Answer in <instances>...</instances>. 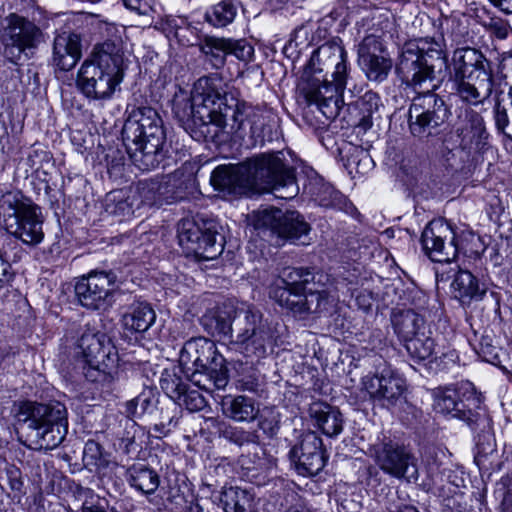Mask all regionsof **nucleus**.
Segmentation results:
<instances>
[{"label": "nucleus", "instance_id": "6e6d98bb", "mask_svg": "<svg viewBox=\"0 0 512 512\" xmlns=\"http://www.w3.org/2000/svg\"><path fill=\"white\" fill-rule=\"evenodd\" d=\"M475 351L488 363L496 365L500 362L499 349L493 345L492 338L488 335L481 337L478 345L475 347Z\"/></svg>", "mask_w": 512, "mask_h": 512}, {"label": "nucleus", "instance_id": "dca6fc26", "mask_svg": "<svg viewBox=\"0 0 512 512\" xmlns=\"http://www.w3.org/2000/svg\"><path fill=\"white\" fill-rule=\"evenodd\" d=\"M369 450L375 463L384 473L408 481L418 479L417 460L405 446L389 438H383L371 445Z\"/></svg>", "mask_w": 512, "mask_h": 512}, {"label": "nucleus", "instance_id": "a18cd8bd", "mask_svg": "<svg viewBox=\"0 0 512 512\" xmlns=\"http://www.w3.org/2000/svg\"><path fill=\"white\" fill-rule=\"evenodd\" d=\"M161 188L159 179H145L137 183L132 196H135L137 208L141 206L162 205Z\"/></svg>", "mask_w": 512, "mask_h": 512}, {"label": "nucleus", "instance_id": "603ef678", "mask_svg": "<svg viewBox=\"0 0 512 512\" xmlns=\"http://www.w3.org/2000/svg\"><path fill=\"white\" fill-rule=\"evenodd\" d=\"M385 508L388 512H419L409 495L400 490L387 494Z\"/></svg>", "mask_w": 512, "mask_h": 512}, {"label": "nucleus", "instance_id": "338daca9", "mask_svg": "<svg viewBox=\"0 0 512 512\" xmlns=\"http://www.w3.org/2000/svg\"><path fill=\"white\" fill-rule=\"evenodd\" d=\"M495 7L506 14H512V0H489Z\"/></svg>", "mask_w": 512, "mask_h": 512}, {"label": "nucleus", "instance_id": "09e8293b", "mask_svg": "<svg viewBox=\"0 0 512 512\" xmlns=\"http://www.w3.org/2000/svg\"><path fill=\"white\" fill-rule=\"evenodd\" d=\"M338 303V296L328 290H315L309 289V301L307 306L310 313H317L319 315H332Z\"/></svg>", "mask_w": 512, "mask_h": 512}, {"label": "nucleus", "instance_id": "052dcab7", "mask_svg": "<svg viewBox=\"0 0 512 512\" xmlns=\"http://www.w3.org/2000/svg\"><path fill=\"white\" fill-rule=\"evenodd\" d=\"M164 494L166 497V500L173 505V508H181L183 504L185 503V497L184 493L181 491L180 487L175 485H168L166 488L163 487Z\"/></svg>", "mask_w": 512, "mask_h": 512}, {"label": "nucleus", "instance_id": "a211bd4d", "mask_svg": "<svg viewBox=\"0 0 512 512\" xmlns=\"http://www.w3.org/2000/svg\"><path fill=\"white\" fill-rule=\"evenodd\" d=\"M255 227L269 229L279 238L295 242L307 236L310 225L298 211L267 208L255 214Z\"/></svg>", "mask_w": 512, "mask_h": 512}, {"label": "nucleus", "instance_id": "0e129e2a", "mask_svg": "<svg viewBox=\"0 0 512 512\" xmlns=\"http://www.w3.org/2000/svg\"><path fill=\"white\" fill-rule=\"evenodd\" d=\"M127 9L146 15L152 8L154 0H122Z\"/></svg>", "mask_w": 512, "mask_h": 512}, {"label": "nucleus", "instance_id": "aec40b11", "mask_svg": "<svg viewBox=\"0 0 512 512\" xmlns=\"http://www.w3.org/2000/svg\"><path fill=\"white\" fill-rule=\"evenodd\" d=\"M199 46L205 61L214 69L224 67L228 55H233L244 62L250 61L254 55L253 46L245 39L207 36Z\"/></svg>", "mask_w": 512, "mask_h": 512}, {"label": "nucleus", "instance_id": "ea45409f", "mask_svg": "<svg viewBox=\"0 0 512 512\" xmlns=\"http://www.w3.org/2000/svg\"><path fill=\"white\" fill-rule=\"evenodd\" d=\"M117 440L114 443L116 449L125 455L138 453L141 449L136 442V435L139 431H144L135 420L121 418L119 420V428L116 430Z\"/></svg>", "mask_w": 512, "mask_h": 512}, {"label": "nucleus", "instance_id": "4c0bfd02", "mask_svg": "<svg viewBox=\"0 0 512 512\" xmlns=\"http://www.w3.org/2000/svg\"><path fill=\"white\" fill-rule=\"evenodd\" d=\"M158 392L153 388H145L138 396L125 403V418L134 420L152 414L158 404Z\"/></svg>", "mask_w": 512, "mask_h": 512}, {"label": "nucleus", "instance_id": "20e7f679", "mask_svg": "<svg viewBox=\"0 0 512 512\" xmlns=\"http://www.w3.org/2000/svg\"><path fill=\"white\" fill-rule=\"evenodd\" d=\"M225 362L215 343L205 337L186 341L179 355L181 370L194 385L206 391L227 386L229 377Z\"/></svg>", "mask_w": 512, "mask_h": 512}, {"label": "nucleus", "instance_id": "f03ea898", "mask_svg": "<svg viewBox=\"0 0 512 512\" xmlns=\"http://www.w3.org/2000/svg\"><path fill=\"white\" fill-rule=\"evenodd\" d=\"M348 76L347 52L337 37L313 52L299 88L308 105L315 104L326 117H333Z\"/></svg>", "mask_w": 512, "mask_h": 512}, {"label": "nucleus", "instance_id": "cd10ccee", "mask_svg": "<svg viewBox=\"0 0 512 512\" xmlns=\"http://www.w3.org/2000/svg\"><path fill=\"white\" fill-rule=\"evenodd\" d=\"M88 61L123 80L125 53L120 39H109L95 45Z\"/></svg>", "mask_w": 512, "mask_h": 512}, {"label": "nucleus", "instance_id": "37998d69", "mask_svg": "<svg viewBox=\"0 0 512 512\" xmlns=\"http://www.w3.org/2000/svg\"><path fill=\"white\" fill-rule=\"evenodd\" d=\"M163 203L181 200L186 196L187 180L180 171H175L159 179Z\"/></svg>", "mask_w": 512, "mask_h": 512}, {"label": "nucleus", "instance_id": "c03bdc74", "mask_svg": "<svg viewBox=\"0 0 512 512\" xmlns=\"http://www.w3.org/2000/svg\"><path fill=\"white\" fill-rule=\"evenodd\" d=\"M409 356L416 362L429 359L435 350V341L428 327L404 343Z\"/></svg>", "mask_w": 512, "mask_h": 512}, {"label": "nucleus", "instance_id": "473e14b6", "mask_svg": "<svg viewBox=\"0 0 512 512\" xmlns=\"http://www.w3.org/2000/svg\"><path fill=\"white\" fill-rule=\"evenodd\" d=\"M391 324L394 333L405 343L427 328L422 315L412 309H399L392 312Z\"/></svg>", "mask_w": 512, "mask_h": 512}, {"label": "nucleus", "instance_id": "4468645a", "mask_svg": "<svg viewBox=\"0 0 512 512\" xmlns=\"http://www.w3.org/2000/svg\"><path fill=\"white\" fill-rule=\"evenodd\" d=\"M42 31L33 22L11 13L1 23L0 42L3 56L18 64L23 56L35 49L42 40Z\"/></svg>", "mask_w": 512, "mask_h": 512}, {"label": "nucleus", "instance_id": "c756f323", "mask_svg": "<svg viewBox=\"0 0 512 512\" xmlns=\"http://www.w3.org/2000/svg\"><path fill=\"white\" fill-rule=\"evenodd\" d=\"M453 297L462 306L481 301L488 291L486 282L480 281L470 271L458 269L451 283Z\"/></svg>", "mask_w": 512, "mask_h": 512}, {"label": "nucleus", "instance_id": "c9c22d12", "mask_svg": "<svg viewBox=\"0 0 512 512\" xmlns=\"http://www.w3.org/2000/svg\"><path fill=\"white\" fill-rule=\"evenodd\" d=\"M203 329L213 337L232 338L234 322L231 313L225 309L207 310L200 318Z\"/></svg>", "mask_w": 512, "mask_h": 512}, {"label": "nucleus", "instance_id": "b1692460", "mask_svg": "<svg viewBox=\"0 0 512 512\" xmlns=\"http://www.w3.org/2000/svg\"><path fill=\"white\" fill-rule=\"evenodd\" d=\"M86 365L99 369H116L118 353L116 347L104 335L83 334L79 339Z\"/></svg>", "mask_w": 512, "mask_h": 512}, {"label": "nucleus", "instance_id": "69168bd1", "mask_svg": "<svg viewBox=\"0 0 512 512\" xmlns=\"http://www.w3.org/2000/svg\"><path fill=\"white\" fill-rule=\"evenodd\" d=\"M494 120L497 129L500 132H504L505 128L509 124V118L507 115L506 108L502 106L499 102H497L494 107Z\"/></svg>", "mask_w": 512, "mask_h": 512}, {"label": "nucleus", "instance_id": "a878e982", "mask_svg": "<svg viewBox=\"0 0 512 512\" xmlns=\"http://www.w3.org/2000/svg\"><path fill=\"white\" fill-rule=\"evenodd\" d=\"M243 166L242 161L238 164L216 167L211 173V185L215 190L228 195L251 197V186H249L246 172L242 170Z\"/></svg>", "mask_w": 512, "mask_h": 512}, {"label": "nucleus", "instance_id": "f3484780", "mask_svg": "<svg viewBox=\"0 0 512 512\" xmlns=\"http://www.w3.org/2000/svg\"><path fill=\"white\" fill-rule=\"evenodd\" d=\"M113 271H91L75 285L79 303L91 310H105L111 305L112 292L117 282Z\"/></svg>", "mask_w": 512, "mask_h": 512}, {"label": "nucleus", "instance_id": "680f3d73", "mask_svg": "<svg viewBox=\"0 0 512 512\" xmlns=\"http://www.w3.org/2000/svg\"><path fill=\"white\" fill-rule=\"evenodd\" d=\"M258 427L269 438H273L279 430V421L276 416H261L258 421Z\"/></svg>", "mask_w": 512, "mask_h": 512}, {"label": "nucleus", "instance_id": "72a5a7b5", "mask_svg": "<svg viewBox=\"0 0 512 512\" xmlns=\"http://www.w3.org/2000/svg\"><path fill=\"white\" fill-rule=\"evenodd\" d=\"M156 321V313L150 303L141 300L132 302L122 317L126 330L135 333H144Z\"/></svg>", "mask_w": 512, "mask_h": 512}, {"label": "nucleus", "instance_id": "5fc2aeb1", "mask_svg": "<svg viewBox=\"0 0 512 512\" xmlns=\"http://www.w3.org/2000/svg\"><path fill=\"white\" fill-rule=\"evenodd\" d=\"M222 501L226 508L234 512H245L249 499L244 490L231 487L224 492Z\"/></svg>", "mask_w": 512, "mask_h": 512}, {"label": "nucleus", "instance_id": "bb28decb", "mask_svg": "<svg viewBox=\"0 0 512 512\" xmlns=\"http://www.w3.org/2000/svg\"><path fill=\"white\" fill-rule=\"evenodd\" d=\"M160 385L170 399L190 412L200 411L206 406L202 394L195 389H189L187 383L175 373L165 371L160 379Z\"/></svg>", "mask_w": 512, "mask_h": 512}, {"label": "nucleus", "instance_id": "7c9ffc66", "mask_svg": "<svg viewBox=\"0 0 512 512\" xmlns=\"http://www.w3.org/2000/svg\"><path fill=\"white\" fill-rule=\"evenodd\" d=\"M451 89L459 99L472 106L483 104L490 98L493 91V82L470 80L456 74H450Z\"/></svg>", "mask_w": 512, "mask_h": 512}, {"label": "nucleus", "instance_id": "f257e3e1", "mask_svg": "<svg viewBox=\"0 0 512 512\" xmlns=\"http://www.w3.org/2000/svg\"><path fill=\"white\" fill-rule=\"evenodd\" d=\"M447 56L441 44L433 39L406 42L401 50L396 72L403 84L416 95L407 112L410 134L422 142L439 136L451 116V109L435 91L436 71L447 68Z\"/></svg>", "mask_w": 512, "mask_h": 512}, {"label": "nucleus", "instance_id": "0eeeda50", "mask_svg": "<svg viewBox=\"0 0 512 512\" xmlns=\"http://www.w3.org/2000/svg\"><path fill=\"white\" fill-rule=\"evenodd\" d=\"M243 164L242 170L246 172L252 196L280 187L288 190L287 195L280 197L292 198L296 195L295 170L287 163L282 151L255 154L245 159Z\"/></svg>", "mask_w": 512, "mask_h": 512}, {"label": "nucleus", "instance_id": "de8ad7c7", "mask_svg": "<svg viewBox=\"0 0 512 512\" xmlns=\"http://www.w3.org/2000/svg\"><path fill=\"white\" fill-rule=\"evenodd\" d=\"M135 196H125L122 191L109 193L106 197L105 211L112 216L125 218L137 210Z\"/></svg>", "mask_w": 512, "mask_h": 512}, {"label": "nucleus", "instance_id": "c85d7f7f", "mask_svg": "<svg viewBox=\"0 0 512 512\" xmlns=\"http://www.w3.org/2000/svg\"><path fill=\"white\" fill-rule=\"evenodd\" d=\"M81 38L73 32L57 34L53 42V65L61 71L73 69L80 60Z\"/></svg>", "mask_w": 512, "mask_h": 512}, {"label": "nucleus", "instance_id": "58836bf2", "mask_svg": "<svg viewBox=\"0 0 512 512\" xmlns=\"http://www.w3.org/2000/svg\"><path fill=\"white\" fill-rule=\"evenodd\" d=\"M22 247L12 240H5L0 248V290L10 284L14 278L12 263L20 261Z\"/></svg>", "mask_w": 512, "mask_h": 512}, {"label": "nucleus", "instance_id": "393cba45", "mask_svg": "<svg viewBox=\"0 0 512 512\" xmlns=\"http://www.w3.org/2000/svg\"><path fill=\"white\" fill-rule=\"evenodd\" d=\"M365 389L374 402L384 407L396 405L406 390L405 380L392 372H382L365 382Z\"/></svg>", "mask_w": 512, "mask_h": 512}, {"label": "nucleus", "instance_id": "2eb2a0df", "mask_svg": "<svg viewBox=\"0 0 512 512\" xmlns=\"http://www.w3.org/2000/svg\"><path fill=\"white\" fill-rule=\"evenodd\" d=\"M214 88H216L215 90L218 93H216L217 98L214 99L216 109H214L211 115L212 132L208 136L211 139L217 137L228 125H230L231 130L234 132L239 131L251 110V107L246 102L238 99V92L228 84L216 79Z\"/></svg>", "mask_w": 512, "mask_h": 512}, {"label": "nucleus", "instance_id": "a19ab883", "mask_svg": "<svg viewBox=\"0 0 512 512\" xmlns=\"http://www.w3.org/2000/svg\"><path fill=\"white\" fill-rule=\"evenodd\" d=\"M315 201L325 208H333L354 215L357 210L355 206L338 190L330 184H322L315 193Z\"/></svg>", "mask_w": 512, "mask_h": 512}, {"label": "nucleus", "instance_id": "4d7b16f0", "mask_svg": "<svg viewBox=\"0 0 512 512\" xmlns=\"http://www.w3.org/2000/svg\"><path fill=\"white\" fill-rule=\"evenodd\" d=\"M481 24L490 34L501 40L506 39L511 30L507 20L496 16L489 17L487 20L482 21Z\"/></svg>", "mask_w": 512, "mask_h": 512}, {"label": "nucleus", "instance_id": "774afa93", "mask_svg": "<svg viewBox=\"0 0 512 512\" xmlns=\"http://www.w3.org/2000/svg\"><path fill=\"white\" fill-rule=\"evenodd\" d=\"M81 512H107L104 507L100 505H83L81 508Z\"/></svg>", "mask_w": 512, "mask_h": 512}, {"label": "nucleus", "instance_id": "2f4dec72", "mask_svg": "<svg viewBox=\"0 0 512 512\" xmlns=\"http://www.w3.org/2000/svg\"><path fill=\"white\" fill-rule=\"evenodd\" d=\"M309 415L315 425L328 437H336L343 430V416L337 407L317 401L310 404Z\"/></svg>", "mask_w": 512, "mask_h": 512}, {"label": "nucleus", "instance_id": "ddd939ff", "mask_svg": "<svg viewBox=\"0 0 512 512\" xmlns=\"http://www.w3.org/2000/svg\"><path fill=\"white\" fill-rule=\"evenodd\" d=\"M177 232L183 250L199 260H213L224 250V237L218 232L214 221L198 223L183 219L178 224Z\"/></svg>", "mask_w": 512, "mask_h": 512}, {"label": "nucleus", "instance_id": "4be33fe9", "mask_svg": "<svg viewBox=\"0 0 512 512\" xmlns=\"http://www.w3.org/2000/svg\"><path fill=\"white\" fill-rule=\"evenodd\" d=\"M290 457L296 462V469L303 476L318 474L325 466L326 453L321 437L314 431L302 435L299 444L290 451Z\"/></svg>", "mask_w": 512, "mask_h": 512}, {"label": "nucleus", "instance_id": "e2e57ef3", "mask_svg": "<svg viewBox=\"0 0 512 512\" xmlns=\"http://www.w3.org/2000/svg\"><path fill=\"white\" fill-rule=\"evenodd\" d=\"M101 446L93 441L89 440L85 446L83 451V459L87 461L88 465H93L96 461L101 457Z\"/></svg>", "mask_w": 512, "mask_h": 512}, {"label": "nucleus", "instance_id": "9d476101", "mask_svg": "<svg viewBox=\"0 0 512 512\" xmlns=\"http://www.w3.org/2000/svg\"><path fill=\"white\" fill-rule=\"evenodd\" d=\"M390 26L387 15L373 14L368 21L367 34L358 45V63L370 81L383 82L392 69V60L383 42Z\"/></svg>", "mask_w": 512, "mask_h": 512}, {"label": "nucleus", "instance_id": "6e6552de", "mask_svg": "<svg viewBox=\"0 0 512 512\" xmlns=\"http://www.w3.org/2000/svg\"><path fill=\"white\" fill-rule=\"evenodd\" d=\"M432 396L437 413L461 420L473 431H484L490 427L489 416L481 407L480 397L471 382L437 387L433 389Z\"/></svg>", "mask_w": 512, "mask_h": 512}, {"label": "nucleus", "instance_id": "f8f14e48", "mask_svg": "<svg viewBox=\"0 0 512 512\" xmlns=\"http://www.w3.org/2000/svg\"><path fill=\"white\" fill-rule=\"evenodd\" d=\"M233 322L234 343L246 356L262 357L266 353L267 344L273 340L268 320L263 318L259 310L248 307L235 311Z\"/></svg>", "mask_w": 512, "mask_h": 512}, {"label": "nucleus", "instance_id": "7ed1b4c3", "mask_svg": "<svg viewBox=\"0 0 512 512\" xmlns=\"http://www.w3.org/2000/svg\"><path fill=\"white\" fill-rule=\"evenodd\" d=\"M121 134L130 159L142 171L159 167L168 157L169 144L164 123L152 107L133 109Z\"/></svg>", "mask_w": 512, "mask_h": 512}, {"label": "nucleus", "instance_id": "423d86ee", "mask_svg": "<svg viewBox=\"0 0 512 512\" xmlns=\"http://www.w3.org/2000/svg\"><path fill=\"white\" fill-rule=\"evenodd\" d=\"M0 224L15 241L35 247L44 240V218L40 208L20 192L8 191L0 197Z\"/></svg>", "mask_w": 512, "mask_h": 512}, {"label": "nucleus", "instance_id": "79ce46f5", "mask_svg": "<svg viewBox=\"0 0 512 512\" xmlns=\"http://www.w3.org/2000/svg\"><path fill=\"white\" fill-rule=\"evenodd\" d=\"M238 9L239 2L236 0H222L206 11L205 20L214 27H226L234 21Z\"/></svg>", "mask_w": 512, "mask_h": 512}, {"label": "nucleus", "instance_id": "e433bc0d", "mask_svg": "<svg viewBox=\"0 0 512 512\" xmlns=\"http://www.w3.org/2000/svg\"><path fill=\"white\" fill-rule=\"evenodd\" d=\"M222 407L224 414L236 422H252L259 414L256 402L244 395L226 397Z\"/></svg>", "mask_w": 512, "mask_h": 512}, {"label": "nucleus", "instance_id": "f704fd0d", "mask_svg": "<svg viewBox=\"0 0 512 512\" xmlns=\"http://www.w3.org/2000/svg\"><path fill=\"white\" fill-rule=\"evenodd\" d=\"M125 479L131 488L145 496L154 494L160 485L158 473L144 464H133L128 467Z\"/></svg>", "mask_w": 512, "mask_h": 512}, {"label": "nucleus", "instance_id": "3c124183", "mask_svg": "<svg viewBox=\"0 0 512 512\" xmlns=\"http://www.w3.org/2000/svg\"><path fill=\"white\" fill-rule=\"evenodd\" d=\"M221 435L224 439L239 447L250 444L258 445L260 443V437L256 430H245L242 427H225Z\"/></svg>", "mask_w": 512, "mask_h": 512}, {"label": "nucleus", "instance_id": "39448f33", "mask_svg": "<svg viewBox=\"0 0 512 512\" xmlns=\"http://www.w3.org/2000/svg\"><path fill=\"white\" fill-rule=\"evenodd\" d=\"M13 413L17 423L31 431L41 448L54 449L67 435V409L58 401H20L14 404Z\"/></svg>", "mask_w": 512, "mask_h": 512}, {"label": "nucleus", "instance_id": "13d9d810", "mask_svg": "<svg viewBox=\"0 0 512 512\" xmlns=\"http://www.w3.org/2000/svg\"><path fill=\"white\" fill-rule=\"evenodd\" d=\"M115 369H98L97 367H93L91 365H87L84 367V375L87 380L91 382H102V381H111L112 372Z\"/></svg>", "mask_w": 512, "mask_h": 512}, {"label": "nucleus", "instance_id": "bf43d9fd", "mask_svg": "<svg viewBox=\"0 0 512 512\" xmlns=\"http://www.w3.org/2000/svg\"><path fill=\"white\" fill-rule=\"evenodd\" d=\"M8 484L14 492L21 493L23 488L22 473L15 465H8L5 469Z\"/></svg>", "mask_w": 512, "mask_h": 512}, {"label": "nucleus", "instance_id": "412c9836", "mask_svg": "<svg viewBox=\"0 0 512 512\" xmlns=\"http://www.w3.org/2000/svg\"><path fill=\"white\" fill-rule=\"evenodd\" d=\"M122 80L113 73L86 60L80 67L77 86L90 99L107 100L112 97Z\"/></svg>", "mask_w": 512, "mask_h": 512}, {"label": "nucleus", "instance_id": "864d4df0", "mask_svg": "<svg viewBox=\"0 0 512 512\" xmlns=\"http://www.w3.org/2000/svg\"><path fill=\"white\" fill-rule=\"evenodd\" d=\"M237 389L262 396L265 392L264 378L256 371L243 374L237 380Z\"/></svg>", "mask_w": 512, "mask_h": 512}, {"label": "nucleus", "instance_id": "6ab92c4d", "mask_svg": "<svg viewBox=\"0 0 512 512\" xmlns=\"http://www.w3.org/2000/svg\"><path fill=\"white\" fill-rule=\"evenodd\" d=\"M420 241L424 253L434 262L450 263L458 254L455 233L443 220L430 221Z\"/></svg>", "mask_w": 512, "mask_h": 512}, {"label": "nucleus", "instance_id": "49530a36", "mask_svg": "<svg viewBox=\"0 0 512 512\" xmlns=\"http://www.w3.org/2000/svg\"><path fill=\"white\" fill-rule=\"evenodd\" d=\"M466 126L457 129L458 136L462 137V141L467 140L469 143H475L476 146L482 144V140L487 138V132L483 117L471 110L466 112Z\"/></svg>", "mask_w": 512, "mask_h": 512}, {"label": "nucleus", "instance_id": "9b49d317", "mask_svg": "<svg viewBox=\"0 0 512 512\" xmlns=\"http://www.w3.org/2000/svg\"><path fill=\"white\" fill-rule=\"evenodd\" d=\"M314 274L308 269L292 268L284 271L270 288V298L295 317L304 318L309 314V289Z\"/></svg>", "mask_w": 512, "mask_h": 512}, {"label": "nucleus", "instance_id": "5701e85b", "mask_svg": "<svg viewBox=\"0 0 512 512\" xmlns=\"http://www.w3.org/2000/svg\"><path fill=\"white\" fill-rule=\"evenodd\" d=\"M453 72L470 80L493 82L491 62L478 49L465 47L456 49L453 54Z\"/></svg>", "mask_w": 512, "mask_h": 512}, {"label": "nucleus", "instance_id": "8fccbe9b", "mask_svg": "<svg viewBox=\"0 0 512 512\" xmlns=\"http://www.w3.org/2000/svg\"><path fill=\"white\" fill-rule=\"evenodd\" d=\"M379 102V96L372 91L366 92L356 102V106L361 114L357 126L360 127L362 130L366 131L372 126V115L373 113L378 111Z\"/></svg>", "mask_w": 512, "mask_h": 512}, {"label": "nucleus", "instance_id": "1a4fd4ad", "mask_svg": "<svg viewBox=\"0 0 512 512\" xmlns=\"http://www.w3.org/2000/svg\"><path fill=\"white\" fill-rule=\"evenodd\" d=\"M216 78H200L194 86L192 95L182 89L175 93L171 104L172 112L181 126L186 130L195 132L192 127L198 128L199 133L204 138L211 134V115L216 107L214 99L218 93L216 88Z\"/></svg>", "mask_w": 512, "mask_h": 512}]
</instances>
